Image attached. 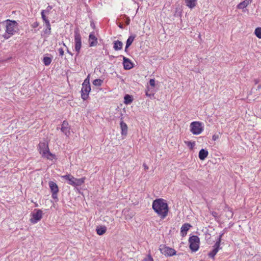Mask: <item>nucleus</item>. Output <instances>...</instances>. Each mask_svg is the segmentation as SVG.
<instances>
[{"instance_id":"obj_1","label":"nucleus","mask_w":261,"mask_h":261,"mask_svg":"<svg viewBox=\"0 0 261 261\" xmlns=\"http://www.w3.org/2000/svg\"><path fill=\"white\" fill-rule=\"evenodd\" d=\"M152 208L160 218H165L168 212V206L165 200L162 198L154 200L152 203Z\"/></svg>"},{"instance_id":"obj_2","label":"nucleus","mask_w":261,"mask_h":261,"mask_svg":"<svg viewBox=\"0 0 261 261\" xmlns=\"http://www.w3.org/2000/svg\"><path fill=\"white\" fill-rule=\"evenodd\" d=\"M2 23L5 25L6 28V32L3 35V37L5 39L9 38L16 32L17 23L16 21L7 19L2 22Z\"/></svg>"},{"instance_id":"obj_3","label":"nucleus","mask_w":261,"mask_h":261,"mask_svg":"<svg viewBox=\"0 0 261 261\" xmlns=\"http://www.w3.org/2000/svg\"><path fill=\"white\" fill-rule=\"evenodd\" d=\"M39 151L42 158H45L50 160L55 159V155L50 152L48 145L45 142L39 143Z\"/></svg>"},{"instance_id":"obj_4","label":"nucleus","mask_w":261,"mask_h":261,"mask_svg":"<svg viewBox=\"0 0 261 261\" xmlns=\"http://www.w3.org/2000/svg\"><path fill=\"white\" fill-rule=\"evenodd\" d=\"M61 178L68 181V184L73 187L82 186L85 182V177L82 178H76L71 174H66L61 176Z\"/></svg>"},{"instance_id":"obj_5","label":"nucleus","mask_w":261,"mask_h":261,"mask_svg":"<svg viewBox=\"0 0 261 261\" xmlns=\"http://www.w3.org/2000/svg\"><path fill=\"white\" fill-rule=\"evenodd\" d=\"M91 91V87L89 83V76L84 80L82 84L81 90V97L83 99L86 100L88 98L89 93Z\"/></svg>"},{"instance_id":"obj_6","label":"nucleus","mask_w":261,"mask_h":261,"mask_svg":"<svg viewBox=\"0 0 261 261\" xmlns=\"http://www.w3.org/2000/svg\"><path fill=\"white\" fill-rule=\"evenodd\" d=\"M189 248L192 252H196L199 248V238L197 236H192L189 239Z\"/></svg>"},{"instance_id":"obj_7","label":"nucleus","mask_w":261,"mask_h":261,"mask_svg":"<svg viewBox=\"0 0 261 261\" xmlns=\"http://www.w3.org/2000/svg\"><path fill=\"white\" fill-rule=\"evenodd\" d=\"M224 233L222 232L219 236L217 240H216V243L213 246V249L210 252L208 255L212 258H214L216 254L218 253V251L221 249L220 244L221 242V238L223 237Z\"/></svg>"},{"instance_id":"obj_8","label":"nucleus","mask_w":261,"mask_h":261,"mask_svg":"<svg viewBox=\"0 0 261 261\" xmlns=\"http://www.w3.org/2000/svg\"><path fill=\"white\" fill-rule=\"evenodd\" d=\"M190 130L194 135H197L201 134L203 130L202 123L197 121L191 122V125H190Z\"/></svg>"},{"instance_id":"obj_9","label":"nucleus","mask_w":261,"mask_h":261,"mask_svg":"<svg viewBox=\"0 0 261 261\" xmlns=\"http://www.w3.org/2000/svg\"><path fill=\"white\" fill-rule=\"evenodd\" d=\"M74 42H75V50L77 52V56L80 52L82 46L81 36L80 35L79 29L74 31Z\"/></svg>"},{"instance_id":"obj_10","label":"nucleus","mask_w":261,"mask_h":261,"mask_svg":"<svg viewBox=\"0 0 261 261\" xmlns=\"http://www.w3.org/2000/svg\"><path fill=\"white\" fill-rule=\"evenodd\" d=\"M159 250L162 254H164L165 256H172L176 254V251L174 249L165 245H160Z\"/></svg>"},{"instance_id":"obj_11","label":"nucleus","mask_w":261,"mask_h":261,"mask_svg":"<svg viewBox=\"0 0 261 261\" xmlns=\"http://www.w3.org/2000/svg\"><path fill=\"white\" fill-rule=\"evenodd\" d=\"M33 217L30 219L31 222L33 224H36L41 220L42 217V212L39 209L35 210L34 212L32 214Z\"/></svg>"},{"instance_id":"obj_12","label":"nucleus","mask_w":261,"mask_h":261,"mask_svg":"<svg viewBox=\"0 0 261 261\" xmlns=\"http://www.w3.org/2000/svg\"><path fill=\"white\" fill-rule=\"evenodd\" d=\"M69 127L68 126V123L67 121H64L62 124H61V130L64 135L67 137L69 136L70 131Z\"/></svg>"},{"instance_id":"obj_13","label":"nucleus","mask_w":261,"mask_h":261,"mask_svg":"<svg viewBox=\"0 0 261 261\" xmlns=\"http://www.w3.org/2000/svg\"><path fill=\"white\" fill-rule=\"evenodd\" d=\"M89 46L90 47L96 46V45L98 43L97 39L93 33H91L90 34L89 36Z\"/></svg>"},{"instance_id":"obj_14","label":"nucleus","mask_w":261,"mask_h":261,"mask_svg":"<svg viewBox=\"0 0 261 261\" xmlns=\"http://www.w3.org/2000/svg\"><path fill=\"white\" fill-rule=\"evenodd\" d=\"M123 66L125 69L129 70L133 67V63L129 59L123 57Z\"/></svg>"},{"instance_id":"obj_15","label":"nucleus","mask_w":261,"mask_h":261,"mask_svg":"<svg viewBox=\"0 0 261 261\" xmlns=\"http://www.w3.org/2000/svg\"><path fill=\"white\" fill-rule=\"evenodd\" d=\"M120 127H121V134L122 136H126L127 134V125L122 120L120 122Z\"/></svg>"},{"instance_id":"obj_16","label":"nucleus","mask_w":261,"mask_h":261,"mask_svg":"<svg viewBox=\"0 0 261 261\" xmlns=\"http://www.w3.org/2000/svg\"><path fill=\"white\" fill-rule=\"evenodd\" d=\"M191 227V225L188 223H185L183 224L180 228L181 235L183 237L185 236L187 234V232L189 230L190 227Z\"/></svg>"},{"instance_id":"obj_17","label":"nucleus","mask_w":261,"mask_h":261,"mask_svg":"<svg viewBox=\"0 0 261 261\" xmlns=\"http://www.w3.org/2000/svg\"><path fill=\"white\" fill-rule=\"evenodd\" d=\"M49 187L51 192H58V186L57 185L55 182L50 181L49 182Z\"/></svg>"},{"instance_id":"obj_18","label":"nucleus","mask_w":261,"mask_h":261,"mask_svg":"<svg viewBox=\"0 0 261 261\" xmlns=\"http://www.w3.org/2000/svg\"><path fill=\"white\" fill-rule=\"evenodd\" d=\"M208 155V151L206 150L202 149L199 152V158L201 160H204Z\"/></svg>"},{"instance_id":"obj_19","label":"nucleus","mask_w":261,"mask_h":261,"mask_svg":"<svg viewBox=\"0 0 261 261\" xmlns=\"http://www.w3.org/2000/svg\"><path fill=\"white\" fill-rule=\"evenodd\" d=\"M123 43L119 40L115 41L114 42V49L115 50H121L122 48Z\"/></svg>"},{"instance_id":"obj_20","label":"nucleus","mask_w":261,"mask_h":261,"mask_svg":"<svg viewBox=\"0 0 261 261\" xmlns=\"http://www.w3.org/2000/svg\"><path fill=\"white\" fill-rule=\"evenodd\" d=\"M251 2L250 0H245L243 2L240 3L238 6V9H241L246 8L249 4Z\"/></svg>"},{"instance_id":"obj_21","label":"nucleus","mask_w":261,"mask_h":261,"mask_svg":"<svg viewBox=\"0 0 261 261\" xmlns=\"http://www.w3.org/2000/svg\"><path fill=\"white\" fill-rule=\"evenodd\" d=\"M197 0H185L186 5L192 9L196 6V2Z\"/></svg>"},{"instance_id":"obj_22","label":"nucleus","mask_w":261,"mask_h":261,"mask_svg":"<svg viewBox=\"0 0 261 261\" xmlns=\"http://www.w3.org/2000/svg\"><path fill=\"white\" fill-rule=\"evenodd\" d=\"M96 231H97V234L99 235H102L106 231V227L105 226H101L100 227H98L96 229Z\"/></svg>"},{"instance_id":"obj_23","label":"nucleus","mask_w":261,"mask_h":261,"mask_svg":"<svg viewBox=\"0 0 261 261\" xmlns=\"http://www.w3.org/2000/svg\"><path fill=\"white\" fill-rule=\"evenodd\" d=\"M135 37L136 36L135 35H132L128 37V38L127 39V40L126 41V48H128V47L132 44V43H133V42L134 41V40L135 38Z\"/></svg>"},{"instance_id":"obj_24","label":"nucleus","mask_w":261,"mask_h":261,"mask_svg":"<svg viewBox=\"0 0 261 261\" xmlns=\"http://www.w3.org/2000/svg\"><path fill=\"white\" fill-rule=\"evenodd\" d=\"M41 17H42L43 20L44 21L46 26H48L49 27L50 23H49V20L46 18V17L45 15L44 11L41 12Z\"/></svg>"},{"instance_id":"obj_25","label":"nucleus","mask_w":261,"mask_h":261,"mask_svg":"<svg viewBox=\"0 0 261 261\" xmlns=\"http://www.w3.org/2000/svg\"><path fill=\"white\" fill-rule=\"evenodd\" d=\"M51 59L48 57H45L43 59V63L45 66L49 65L51 63Z\"/></svg>"},{"instance_id":"obj_26","label":"nucleus","mask_w":261,"mask_h":261,"mask_svg":"<svg viewBox=\"0 0 261 261\" xmlns=\"http://www.w3.org/2000/svg\"><path fill=\"white\" fill-rule=\"evenodd\" d=\"M133 101L131 96L129 95H126L124 96V102L126 104L130 103Z\"/></svg>"},{"instance_id":"obj_27","label":"nucleus","mask_w":261,"mask_h":261,"mask_svg":"<svg viewBox=\"0 0 261 261\" xmlns=\"http://www.w3.org/2000/svg\"><path fill=\"white\" fill-rule=\"evenodd\" d=\"M254 34L257 38L261 39V28H257L255 30Z\"/></svg>"},{"instance_id":"obj_28","label":"nucleus","mask_w":261,"mask_h":261,"mask_svg":"<svg viewBox=\"0 0 261 261\" xmlns=\"http://www.w3.org/2000/svg\"><path fill=\"white\" fill-rule=\"evenodd\" d=\"M102 80L100 79H96L93 81V84L96 86H100L102 83Z\"/></svg>"},{"instance_id":"obj_29","label":"nucleus","mask_w":261,"mask_h":261,"mask_svg":"<svg viewBox=\"0 0 261 261\" xmlns=\"http://www.w3.org/2000/svg\"><path fill=\"white\" fill-rule=\"evenodd\" d=\"M185 144L189 147V148L192 149L195 146V142H190V141H186L185 142Z\"/></svg>"},{"instance_id":"obj_30","label":"nucleus","mask_w":261,"mask_h":261,"mask_svg":"<svg viewBox=\"0 0 261 261\" xmlns=\"http://www.w3.org/2000/svg\"><path fill=\"white\" fill-rule=\"evenodd\" d=\"M142 261H154V260L151 256V254L149 253L144 258H143Z\"/></svg>"},{"instance_id":"obj_31","label":"nucleus","mask_w":261,"mask_h":261,"mask_svg":"<svg viewBox=\"0 0 261 261\" xmlns=\"http://www.w3.org/2000/svg\"><path fill=\"white\" fill-rule=\"evenodd\" d=\"M52 8H53V7H52V6H48L47 7V8H46V10H42V11H44V13H46V14H48L49 13V12H50V10H51V9H52Z\"/></svg>"},{"instance_id":"obj_32","label":"nucleus","mask_w":261,"mask_h":261,"mask_svg":"<svg viewBox=\"0 0 261 261\" xmlns=\"http://www.w3.org/2000/svg\"><path fill=\"white\" fill-rule=\"evenodd\" d=\"M52 198L55 200H58V192H51Z\"/></svg>"},{"instance_id":"obj_33","label":"nucleus","mask_w":261,"mask_h":261,"mask_svg":"<svg viewBox=\"0 0 261 261\" xmlns=\"http://www.w3.org/2000/svg\"><path fill=\"white\" fill-rule=\"evenodd\" d=\"M46 27L47 28L45 30L44 32L46 34H49L50 33V30H51L50 24H49V27L48 26H46Z\"/></svg>"},{"instance_id":"obj_34","label":"nucleus","mask_w":261,"mask_h":261,"mask_svg":"<svg viewBox=\"0 0 261 261\" xmlns=\"http://www.w3.org/2000/svg\"><path fill=\"white\" fill-rule=\"evenodd\" d=\"M149 84L152 87H154L155 86V80L154 79H150L149 81Z\"/></svg>"},{"instance_id":"obj_35","label":"nucleus","mask_w":261,"mask_h":261,"mask_svg":"<svg viewBox=\"0 0 261 261\" xmlns=\"http://www.w3.org/2000/svg\"><path fill=\"white\" fill-rule=\"evenodd\" d=\"M227 213H228L227 214V217H228L229 218H232L233 215L231 211L228 210V211H227Z\"/></svg>"},{"instance_id":"obj_36","label":"nucleus","mask_w":261,"mask_h":261,"mask_svg":"<svg viewBox=\"0 0 261 261\" xmlns=\"http://www.w3.org/2000/svg\"><path fill=\"white\" fill-rule=\"evenodd\" d=\"M59 54L61 56H63L64 55V51L63 50V49L62 48H60L59 49Z\"/></svg>"},{"instance_id":"obj_37","label":"nucleus","mask_w":261,"mask_h":261,"mask_svg":"<svg viewBox=\"0 0 261 261\" xmlns=\"http://www.w3.org/2000/svg\"><path fill=\"white\" fill-rule=\"evenodd\" d=\"M129 22H130V19L129 18H127V20L126 21V23L127 25H128L129 24Z\"/></svg>"},{"instance_id":"obj_38","label":"nucleus","mask_w":261,"mask_h":261,"mask_svg":"<svg viewBox=\"0 0 261 261\" xmlns=\"http://www.w3.org/2000/svg\"><path fill=\"white\" fill-rule=\"evenodd\" d=\"M217 138H218V137H217V136H215V135L213 136V140H216V139H217Z\"/></svg>"},{"instance_id":"obj_39","label":"nucleus","mask_w":261,"mask_h":261,"mask_svg":"<svg viewBox=\"0 0 261 261\" xmlns=\"http://www.w3.org/2000/svg\"><path fill=\"white\" fill-rule=\"evenodd\" d=\"M144 168H145V170H147L148 169V167L147 166V165L145 164H143Z\"/></svg>"},{"instance_id":"obj_40","label":"nucleus","mask_w":261,"mask_h":261,"mask_svg":"<svg viewBox=\"0 0 261 261\" xmlns=\"http://www.w3.org/2000/svg\"><path fill=\"white\" fill-rule=\"evenodd\" d=\"M67 51L69 54L72 56V54L68 49H67Z\"/></svg>"},{"instance_id":"obj_41","label":"nucleus","mask_w":261,"mask_h":261,"mask_svg":"<svg viewBox=\"0 0 261 261\" xmlns=\"http://www.w3.org/2000/svg\"><path fill=\"white\" fill-rule=\"evenodd\" d=\"M91 25L93 28H94L95 27V25H94V23H91Z\"/></svg>"},{"instance_id":"obj_42","label":"nucleus","mask_w":261,"mask_h":261,"mask_svg":"<svg viewBox=\"0 0 261 261\" xmlns=\"http://www.w3.org/2000/svg\"><path fill=\"white\" fill-rule=\"evenodd\" d=\"M213 216H214L216 217V213L215 212H213Z\"/></svg>"},{"instance_id":"obj_43","label":"nucleus","mask_w":261,"mask_h":261,"mask_svg":"<svg viewBox=\"0 0 261 261\" xmlns=\"http://www.w3.org/2000/svg\"><path fill=\"white\" fill-rule=\"evenodd\" d=\"M128 48H126V45L125 46V51H127V49Z\"/></svg>"},{"instance_id":"obj_44","label":"nucleus","mask_w":261,"mask_h":261,"mask_svg":"<svg viewBox=\"0 0 261 261\" xmlns=\"http://www.w3.org/2000/svg\"><path fill=\"white\" fill-rule=\"evenodd\" d=\"M62 43L63 44V45L64 46H65V43H64L63 42H62Z\"/></svg>"},{"instance_id":"obj_45","label":"nucleus","mask_w":261,"mask_h":261,"mask_svg":"<svg viewBox=\"0 0 261 261\" xmlns=\"http://www.w3.org/2000/svg\"><path fill=\"white\" fill-rule=\"evenodd\" d=\"M250 2H252V0H250Z\"/></svg>"}]
</instances>
